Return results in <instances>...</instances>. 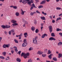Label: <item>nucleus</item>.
I'll return each mask as SVG.
<instances>
[{"mask_svg": "<svg viewBox=\"0 0 62 62\" xmlns=\"http://www.w3.org/2000/svg\"><path fill=\"white\" fill-rule=\"evenodd\" d=\"M56 9L57 10H60V9H61V8L59 7H57L56 8Z\"/></svg>", "mask_w": 62, "mask_h": 62, "instance_id": "obj_34", "label": "nucleus"}, {"mask_svg": "<svg viewBox=\"0 0 62 62\" xmlns=\"http://www.w3.org/2000/svg\"><path fill=\"white\" fill-rule=\"evenodd\" d=\"M15 14L17 16H19V13L18 12H16Z\"/></svg>", "mask_w": 62, "mask_h": 62, "instance_id": "obj_23", "label": "nucleus"}, {"mask_svg": "<svg viewBox=\"0 0 62 62\" xmlns=\"http://www.w3.org/2000/svg\"><path fill=\"white\" fill-rule=\"evenodd\" d=\"M28 2L27 4L29 5H31V3H33V0H26Z\"/></svg>", "mask_w": 62, "mask_h": 62, "instance_id": "obj_1", "label": "nucleus"}, {"mask_svg": "<svg viewBox=\"0 0 62 62\" xmlns=\"http://www.w3.org/2000/svg\"><path fill=\"white\" fill-rule=\"evenodd\" d=\"M23 57L24 58L26 59L27 58V55H26V54H25V55L23 56Z\"/></svg>", "mask_w": 62, "mask_h": 62, "instance_id": "obj_35", "label": "nucleus"}, {"mask_svg": "<svg viewBox=\"0 0 62 62\" xmlns=\"http://www.w3.org/2000/svg\"><path fill=\"white\" fill-rule=\"evenodd\" d=\"M40 18L42 20H45V17L44 16L43 17H41Z\"/></svg>", "mask_w": 62, "mask_h": 62, "instance_id": "obj_20", "label": "nucleus"}, {"mask_svg": "<svg viewBox=\"0 0 62 62\" xmlns=\"http://www.w3.org/2000/svg\"><path fill=\"white\" fill-rule=\"evenodd\" d=\"M1 27L3 28V29H5V28H7V25L6 26L2 25L1 26Z\"/></svg>", "mask_w": 62, "mask_h": 62, "instance_id": "obj_17", "label": "nucleus"}, {"mask_svg": "<svg viewBox=\"0 0 62 62\" xmlns=\"http://www.w3.org/2000/svg\"><path fill=\"white\" fill-rule=\"evenodd\" d=\"M61 17H60L58 18H57L56 21H58V20H61Z\"/></svg>", "mask_w": 62, "mask_h": 62, "instance_id": "obj_33", "label": "nucleus"}, {"mask_svg": "<svg viewBox=\"0 0 62 62\" xmlns=\"http://www.w3.org/2000/svg\"><path fill=\"white\" fill-rule=\"evenodd\" d=\"M6 28H10V26L9 25H6Z\"/></svg>", "mask_w": 62, "mask_h": 62, "instance_id": "obj_42", "label": "nucleus"}, {"mask_svg": "<svg viewBox=\"0 0 62 62\" xmlns=\"http://www.w3.org/2000/svg\"><path fill=\"white\" fill-rule=\"evenodd\" d=\"M33 42L34 44H38V41L36 39H33Z\"/></svg>", "mask_w": 62, "mask_h": 62, "instance_id": "obj_2", "label": "nucleus"}, {"mask_svg": "<svg viewBox=\"0 0 62 62\" xmlns=\"http://www.w3.org/2000/svg\"><path fill=\"white\" fill-rule=\"evenodd\" d=\"M21 51H18V53H17V54H19V55H20V54H21Z\"/></svg>", "mask_w": 62, "mask_h": 62, "instance_id": "obj_50", "label": "nucleus"}, {"mask_svg": "<svg viewBox=\"0 0 62 62\" xmlns=\"http://www.w3.org/2000/svg\"><path fill=\"white\" fill-rule=\"evenodd\" d=\"M13 48H14V49H17V47L16 46L13 47Z\"/></svg>", "mask_w": 62, "mask_h": 62, "instance_id": "obj_55", "label": "nucleus"}, {"mask_svg": "<svg viewBox=\"0 0 62 62\" xmlns=\"http://www.w3.org/2000/svg\"><path fill=\"white\" fill-rule=\"evenodd\" d=\"M35 13H36V12H31L30 13V15H31V16H33L34 14H35Z\"/></svg>", "mask_w": 62, "mask_h": 62, "instance_id": "obj_14", "label": "nucleus"}, {"mask_svg": "<svg viewBox=\"0 0 62 62\" xmlns=\"http://www.w3.org/2000/svg\"><path fill=\"white\" fill-rule=\"evenodd\" d=\"M39 30L38 29H36L35 31V32L36 33H38L39 32Z\"/></svg>", "mask_w": 62, "mask_h": 62, "instance_id": "obj_38", "label": "nucleus"}, {"mask_svg": "<svg viewBox=\"0 0 62 62\" xmlns=\"http://www.w3.org/2000/svg\"><path fill=\"white\" fill-rule=\"evenodd\" d=\"M52 52L51 51H50V50H49L48 51V53H47V54H51Z\"/></svg>", "mask_w": 62, "mask_h": 62, "instance_id": "obj_32", "label": "nucleus"}, {"mask_svg": "<svg viewBox=\"0 0 62 62\" xmlns=\"http://www.w3.org/2000/svg\"><path fill=\"white\" fill-rule=\"evenodd\" d=\"M26 0H23V1L22 2V3H23V4H25L26 3Z\"/></svg>", "mask_w": 62, "mask_h": 62, "instance_id": "obj_18", "label": "nucleus"}, {"mask_svg": "<svg viewBox=\"0 0 62 62\" xmlns=\"http://www.w3.org/2000/svg\"><path fill=\"white\" fill-rule=\"evenodd\" d=\"M53 60H54V61H57V58L55 57L53 58Z\"/></svg>", "mask_w": 62, "mask_h": 62, "instance_id": "obj_21", "label": "nucleus"}, {"mask_svg": "<svg viewBox=\"0 0 62 62\" xmlns=\"http://www.w3.org/2000/svg\"><path fill=\"white\" fill-rule=\"evenodd\" d=\"M14 41L16 43H18V41L16 39H14Z\"/></svg>", "mask_w": 62, "mask_h": 62, "instance_id": "obj_30", "label": "nucleus"}, {"mask_svg": "<svg viewBox=\"0 0 62 62\" xmlns=\"http://www.w3.org/2000/svg\"><path fill=\"white\" fill-rule=\"evenodd\" d=\"M11 23H17V21L16 20H12L11 21Z\"/></svg>", "mask_w": 62, "mask_h": 62, "instance_id": "obj_12", "label": "nucleus"}, {"mask_svg": "<svg viewBox=\"0 0 62 62\" xmlns=\"http://www.w3.org/2000/svg\"><path fill=\"white\" fill-rule=\"evenodd\" d=\"M19 37H21V36H23V34L21 33L20 35H19Z\"/></svg>", "mask_w": 62, "mask_h": 62, "instance_id": "obj_59", "label": "nucleus"}, {"mask_svg": "<svg viewBox=\"0 0 62 62\" xmlns=\"http://www.w3.org/2000/svg\"><path fill=\"white\" fill-rule=\"evenodd\" d=\"M36 12L37 13H39V14H40V13L38 10L36 11Z\"/></svg>", "mask_w": 62, "mask_h": 62, "instance_id": "obj_52", "label": "nucleus"}, {"mask_svg": "<svg viewBox=\"0 0 62 62\" xmlns=\"http://www.w3.org/2000/svg\"><path fill=\"white\" fill-rule=\"evenodd\" d=\"M43 8V6L42 5H40L39 6L38 8Z\"/></svg>", "mask_w": 62, "mask_h": 62, "instance_id": "obj_39", "label": "nucleus"}, {"mask_svg": "<svg viewBox=\"0 0 62 62\" xmlns=\"http://www.w3.org/2000/svg\"><path fill=\"white\" fill-rule=\"evenodd\" d=\"M38 36H35V38L34 39H38Z\"/></svg>", "mask_w": 62, "mask_h": 62, "instance_id": "obj_57", "label": "nucleus"}, {"mask_svg": "<svg viewBox=\"0 0 62 62\" xmlns=\"http://www.w3.org/2000/svg\"><path fill=\"white\" fill-rule=\"evenodd\" d=\"M21 10L22 11V12L21 13V15H24V12H25V11H23V10L22 9H21Z\"/></svg>", "mask_w": 62, "mask_h": 62, "instance_id": "obj_15", "label": "nucleus"}, {"mask_svg": "<svg viewBox=\"0 0 62 62\" xmlns=\"http://www.w3.org/2000/svg\"><path fill=\"white\" fill-rule=\"evenodd\" d=\"M46 2V0H44L43 1H42V2H41L40 3V4H45V3Z\"/></svg>", "mask_w": 62, "mask_h": 62, "instance_id": "obj_7", "label": "nucleus"}, {"mask_svg": "<svg viewBox=\"0 0 62 62\" xmlns=\"http://www.w3.org/2000/svg\"><path fill=\"white\" fill-rule=\"evenodd\" d=\"M42 13L43 14H44V15H47L46 13H44V12H42Z\"/></svg>", "mask_w": 62, "mask_h": 62, "instance_id": "obj_41", "label": "nucleus"}, {"mask_svg": "<svg viewBox=\"0 0 62 62\" xmlns=\"http://www.w3.org/2000/svg\"><path fill=\"white\" fill-rule=\"evenodd\" d=\"M58 58H60L61 57L62 58V54H59Z\"/></svg>", "mask_w": 62, "mask_h": 62, "instance_id": "obj_13", "label": "nucleus"}, {"mask_svg": "<svg viewBox=\"0 0 62 62\" xmlns=\"http://www.w3.org/2000/svg\"><path fill=\"white\" fill-rule=\"evenodd\" d=\"M49 40H55L56 39L54 38L53 37H50L49 39Z\"/></svg>", "mask_w": 62, "mask_h": 62, "instance_id": "obj_9", "label": "nucleus"}, {"mask_svg": "<svg viewBox=\"0 0 62 62\" xmlns=\"http://www.w3.org/2000/svg\"><path fill=\"white\" fill-rule=\"evenodd\" d=\"M57 31H62V30L60 29L59 28H57L56 29Z\"/></svg>", "mask_w": 62, "mask_h": 62, "instance_id": "obj_36", "label": "nucleus"}, {"mask_svg": "<svg viewBox=\"0 0 62 62\" xmlns=\"http://www.w3.org/2000/svg\"><path fill=\"white\" fill-rule=\"evenodd\" d=\"M34 23H35V24H37V20H34Z\"/></svg>", "mask_w": 62, "mask_h": 62, "instance_id": "obj_46", "label": "nucleus"}, {"mask_svg": "<svg viewBox=\"0 0 62 62\" xmlns=\"http://www.w3.org/2000/svg\"><path fill=\"white\" fill-rule=\"evenodd\" d=\"M26 54L27 56H29V53H27Z\"/></svg>", "mask_w": 62, "mask_h": 62, "instance_id": "obj_54", "label": "nucleus"}, {"mask_svg": "<svg viewBox=\"0 0 62 62\" xmlns=\"http://www.w3.org/2000/svg\"><path fill=\"white\" fill-rule=\"evenodd\" d=\"M33 50V47H31L29 49V51H31V50Z\"/></svg>", "mask_w": 62, "mask_h": 62, "instance_id": "obj_28", "label": "nucleus"}, {"mask_svg": "<svg viewBox=\"0 0 62 62\" xmlns=\"http://www.w3.org/2000/svg\"><path fill=\"white\" fill-rule=\"evenodd\" d=\"M15 50L16 52H18V50L17 49H15Z\"/></svg>", "mask_w": 62, "mask_h": 62, "instance_id": "obj_61", "label": "nucleus"}, {"mask_svg": "<svg viewBox=\"0 0 62 62\" xmlns=\"http://www.w3.org/2000/svg\"><path fill=\"white\" fill-rule=\"evenodd\" d=\"M31 29L32 31H34L35 30V28L34 27H32L31 28Z\"/></svg>", "mask_w": 62, "mask_h": 62, "instance_id": "obj_25", "label": "nucleus"}, {"mask_svg": "<svg viewBox=\"0 0 62 62\" xmlns=\"http://www.w3.org/2000/svg\"><path fill=\"white\" fill-rule=\"evenodd\" d=\"M24 35L25 36V38H26L27 36V33L26 32L24 34Z\"/></svg>", "mask_w": 62, "mask_h": 62, "instance_id": "obj_19", "label": "nucleus"}, {"mask_svg": "<svg viewBox=\"0 0 62 62\" xmlns=\"http://www.w3.org/2000/svg\"><path fill=\"white\" fill-rule=\"evenodd\" d=\"M4 48H6V45L4 44L3 46H2Z\"/></svg>", "mask_w": 62, "mask_h": 62, "instance_id": "obj_37", "label": "nucleus"}, {"mask_svg": "<svg viewBox=\"0 0 62 62\" xmlns=\"http://www.w3.org/2000/svg\"><path fill=\"white\" fill-rule=\"evenodd\" d=\"M14 30L13 29L11 31H10L12 33L13 35V36H14V35L15 34V32H14Z\"/></svg>", "mask_w": 62, "mask_h": 62, "instance_id": "obj_6", "label": "nucleus"}, {"mask_svg": "<svg viewBox=\"0 0 62 62\" xmlns=\"http://www.w3.org/2000/svg\"><path fill=\"white\" fill-rule=\"evenodd\" d=\"M11 53H12V54H13V53H14V50H11Z\"/></svg>", "mask_w": 62, "mask_h": 62, "instance_id": "obj_58", "label": "nucleus"}, {"mask_svg": "<svg viewBox=\"0 0 62 62\" xmlns=\"http://www.w3.org/2000/svg\"><path fill=\"white\" fill-rule=\"evenodd\" d=\"M13 8H14V9H17V7L16 6H14V7H13Z\"/></svg>", "mask_w": 62, "mask_h": 62, "instance_id": "obj_44", "label": "nucleus"}, {"mask_svg": "<svg viewBox=\"0 0 62 62\" xmlns=\"http://www.w3.org/2000/svg\"><path fill=\"white\" fill-rule=\"evenodd\" d=\"M43 53V52H42L41 51H39L37 52V54H42Z\"/></svg>", "mask_w": 62, "mask_h": 62, "instance_id": "obj_5", "label": "nucleus"}, {"mask_svg": "<svg viewBox=\"0 0 62 62\" xmlns=\"http://www.w3.org/2000/svg\"><path fill=\"white\" fill-rule=\"evenodd\" d=\"M49 31H50V33H51L52 32V26L50 25L49 26Z\"/></svg>", "mask_w": 62, "mask_h": 62, "instance_id": "obj_4", "label": "nucleus"}, {"mask_svg": "<svg viewBox=\"0 0 62 62\" xmlns=\"http://www.w3.org/2000/svg\"><path fill=\"white\" fill-rule=\"evenodd\" d=\"M16 60L17 62H21V59L19 58H16Z\"/></svg>", "mask_w": 62, "mask_h": 62, "instance_id": "obj_10", "label": "nucleus"}, {"mask_svg": "<svg viewBox=\"0 0 62 62\" xmlns=\"http://www.w3.org/2000/svg\"><path fill=\"white\" fill-rule=\"evenodd\" d=\"M58 45L59 46V45H62V42H60L59 43H58Z\"/></svg>", "mask_w": 62, "mask_h": 62, "instance_id": "obj_27", "label": "nucleus"}, {"mask_svg": "<svg viewBox=\"0 0 62 62\" xmlns=\"http://www.w3.org/2000/svg\"><path fill=\"white\" fill-rule=\"evenodd\" d=\"M22 22H24V23H25V22H26V21L24 20V19H22Z\"/></svg>", "mask_w": 62, "mask_h": 62, "instance_id": "obj_53", "label": "nucleus"}, {"mask_svg": "<svg viewBox=\"0 0 62 62\" xmlns=\"http://www.w3.org/2000/svg\"><path fill=\"white\" fill-rule=\"evenodd\" d=\"M0 58H1V59H5V57L3 56H0Z\"/></svg>", "mask_w": 62, "mask_h": 62, "instance_id": "obj_43", "label": "nucleus"}, {"mask_svg": "<svg viewBox=\"0 0 62 62\" xmlns=\"http://www.w3.org/2000/svg\"><path fill=\"white\" fill-rule=\"evenodd\" d=\"M4 33L6 35H7V34H8V32L6 31H4Z\"/></svg>", "mask_w": 62, "mask_h": 62, "instance_id": "obj_51", "label": "nucleus"}, {"mask_svg": "<svg viewBox=\"0 0 62 62\" xmlns=\"http://www.w3.org/2000/svg\"><path fill=\"white\" fill-rule=\"evenodd\" d=\"M42 55L43 57H45V56H46V54H42Z\"/></svg>", "mask_w": 62, "mask_h": 62, "instance_id": "obj_47", "label": "nucleus"}, {"mask_svg": "<svg viewBox=\"0 0 62 62\" xmlns=\"http://www.w3.org/2000/svg\"><path fill=\"white\" fill-rule=\"evenodd\" d=\"M10 45L9 44L6 45V47L8 48L10 46Z\"/></svg>", "mask_w": 62, "mask_h": 62, "instance_id": "obj_31", "label": "nucleus"}, {"mask_svg": "<svg viewBox=\"0 0 62 62\" xmlns=\"http://www.w3.org/2000/svg\"><path fill=\"white\" fill-rule=\"evenodd\" d=\"M41 26H43V25H44V23H41Z\"/></svg>", "mask_w": 62, "mask_h": 62, "instance_id": "obj_64", "label": "nucleus"}, {"mask_svg": "<svg viewBox=\"0 0 62 62\" xmlns=\"http://www.w3.org/2000/svg\"><path fill=\"white\" fill-rule=\"evenodd\" d=\"M3 55H6V52H4L2 53Z\"/></svg>", "mask_w": 62, "mask_h": 62, "instance_id": "obj_40", "label": "nucleus"}, {"mask_svg": "<svg viewBox=\"0 0 62 62\" xmlns=\"http://www.w3.org/2000/svg\"><path fill=\"white\" fill-rule=\"evenodd\" d=\"M43 26H42L41 27V31L42 30V29H43Z\"/></svg>", "mask_w": 62, "mask_h": 62, "instance_id": "obj_62", "label": "nucleus"}, {"mask_svg": "<svg viewBox=\"0 0 62 62\" xmlns=\"http://www.w3.org/2000/svg\"><path fill=\"white\" fill-rule=\"evenodd\" d=\"M23 42H24V43H27V41H26V39H24V41H23Z\"/></svg>", "mask_w": 62, "mask_h": 62, "instance_id": "obj_48", "label": "nucleus"}, {"mask_svg": "<svg viewBox=\"0 0 62 62\" xmlns=\"http://www.w3.org/2000/svg\"><path fill=\"white\" fill-rule=\"evenodd\" d=\"M37 60H40V59H39V58H38L37 59Z\"/></svg>", "mask_w": 62, "mask_h": 62, "instance_id": "obj_63", "label": "nucleus"}, {"mask_svg": "<svg viewBox=\"0 0 62 62\" xmlns=\"http://www.w3.org/2000/svg\"><path fill=\"white\" fill-rule=\"evenodd\" d=\"M13 25V26H12L13 27V26H16V25H18V23H14V24H12Z\"/></svg>", "mask_w": 62, "mask_h": 62, "instance_id": "obj_22", "label": "nucleus"}, {"mask_svg": "<svg viewBox=\"0 0 62 62\" xmlns=\"http://www.w3.org/2000/svg\"><path fill=\"white\" fill-rule=\"evenodd\" d=\"M25 54H26L25 53L22 52L21 54V56H22V57H23V55L24 56V55H25Z\"/></svg>", "mask_w": 62, "mask_h": 62, "instance_id": "obj_26", "label": "nucleus"}, {"mask_svg": "<svg viewBox=\"0 0 62 62\" xmlns=\"http://www.w3.org/2000/svg\"><path fill=\"white\" fill-rule=\"evenodd\" d=\"M51 35L52 37H55V34H54V33H51Z\"/></svg>", "mask_w": 62, "mask_h": 62, "instance_id": "obj_24", "label": "nucleus"}, {"mask_svg": "<svg viewBox=\"0 0 62 62\" xmlns=\"http://www.w3.org/2000/svg\"><path fill=\"white\" fill-rule=\"evenodd\" d=\"M45 36H47V35L46 34H45L44 35H43L42 36V38H44L45 37Z\"/></svg>", "mask_w": 62, "mask_h": 62, "instance_id": "obj_11", "label": "nucleus"}, {"mask_svg": "<svg viewBox=\"0 0 62 62\" xmlns=\"http://www.w3.org/2000/svg\"><path fill=\"white\" fill-rule=\"evenodd\" d=\"M5 60H9V56L7 57L6 58Z\"/></svg>", "mask_w": 62, "mask_h": 62, "instance_id": "obj_29", "label": "nucleus"}, {"mask_svg": "<svg viewBox=\"0 0 62 62\" xmlns=\"http://www.w3.org/2000/svg\"><path fill=\"white\" fill-rule=\"evenodd\" d=\"M32 62V61L31 60V59H30L29 60H28V62Z\"/></svg>", "mask_w": 62, "mask_h": 62, "instance_id": "obj_49", "label": "nucleus"}, {"mask_svg": "<svg viewBox=\"0 0 62 62\" xmlns=\"http://www.w3.org/2000/svg\"><path fill=\"white\" fill-rule=\"evenodd\" d=\"M55 22V20H52V23H54Z\"/></svg>", "mask_w": 62, "mask_h": 62, "instance_id": "obj_60", "label": "nucleus"}, {"mask_svg": "<svg viewBox=\"0 0 62 62\" xmlns=\"http://www.w3.org/2000/svg\"><path fill=\"white\" fill-rule=\"evenodd\" d=\"M52 56H53V54H51L48 56V57L50 59H52Z\"/></svg>", "mask_w": 62, "mask_h": 62, "instance_id": "obj_16", "label": "nucleus"}, {"mask_svg": "<svg viewBox=\"0 0 62 62\" xmlns=\"http://www.w3.org/2000/svg\"><path fill=\"white\" fill-rule=\"evenodd\" d=\"M47 49H46L44 50V53H47Z\"/></svg>", "mask_w": 62, "mask_h": 62, "instance_id": "obj_45", "label": "nucleus"}, {"mask_svg": "<svg viewBox=\"0 0 62 62\" xmlns=\"http://www.w3.org/2000/svg\"><path fill=\"white\" fill-rule=\"evenodd\" d=\"M31 10H32V9H33V8H34H34H37V7L35 6V5H34V4L33 3L31 5Z\"/></svg>", "mask_w": 62, "mask_h": 62, "instance_id": "obj_3", "label": "nucleus"}, {"mask_svg": "<svg viewBox=\"0 0 62 62\" xmlns=\"http://www.w3.org/2000/svg\"><path fill=\"white\" fill-rule=\"evenodd\" d=\"M11 31H9V32H8V33L10 35H11Z\"/></svg>", "mask_w": 62, "mask_h": 62, "instance_id": "obj_56", "label": "nucleus"}, {"mask_svg": "<svg viewBox=\"0 0 62 62\" xmlns=\"http://www.w3.org/2000/svg\"><path fill=\"white\" fill-rule=\"evenodd\" d=\"M27 46V43H24L22 45V47H26Z\"/></svg>", "mask_w": 62, "mask_h": 62, "instance_id": "obj_8", "label": "nucleus"}]
</instances>
